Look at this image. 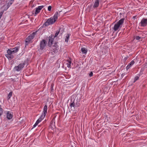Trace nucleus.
Listing matches in <instances>:
<instances>
[{
    "mask_svg": "<svg viewBox=\"0 0 147 147\" xmlns=\"http://www.w3.org/2000/svg\"><path fill=\"white\" fill-rule=\"evenodd\" d=\"M19 47H16L13 49H11L7 51V54L5 55V56L9 59L11 60L13 58V54L16 53L18 51Z\"/></svg>",
    "mask_w": 147,
    "mask_h": 147,
    "instance_id": "1",
    "label": "nucleus"
},
{
    "mask_svg": "<svg viewBox=\"0 0 147 147\" xmlns=\"http://www.w3.org/2000/svg\"><path fill=\"white\" fill-rule=\"evenodd\" d=\"M124 19L122 18L115 24L113 28L115 31L119 30L121 28L124 22Z\"/></svg>",
    "mask_w": 147,
    "mask_h": 147,
    "instance_id": "2",
    "label": "nucleus"
},
{
    "mask_svg": "<svg viewBox=\"0 0 147 147\" xmlns=\"http://www.w3.org/2000/svg\"><path fill=\"white\" fill-rule=\"evenodd\" d=\"M47 106L45 105L44 107L43 111L40 117L37 120L36 122L38 124L41 121L44 119L46 116V113H47Z\"/></svg>",
    "mask_w": 147,
    "mask_h": 147,
    "instance_id": "3",
    "label": "nucleus"
},
{
    "mask_svg": "<svg viewBox=\"0 0 147 147\" xmlns=\"http://www.w3.org/2000/svg\"><path fill=\"white\" fill-rule=\"evenodd\" d=\"M36 32L37 31L33 32L32 34H31L28 36L26 40V45H27L31 40L34 38L36 34Z\"/></svg>",
    "mask_w": 147,
    "mask_h": 147,
    "instance_id": "4",
    "label": "nucleus"
},
{
    "mask_svg": "<svg viewBox=\"0 0 147 147\" xmlns=\"http://www.w3.org/2000/svg\"><path fill=\"white\" fill-rule=\"evenodd\" d=\"M55 20L53 18L51 17L46 22L45 24L46 25H48L53 24L55 21Z\"/></svg>",
    "mask_w": 147,
    "mask_h": 147,
    "instance_id": "5",
    "label": "nucleus"
},
{
    "mask_svg": "<svg viewBox=\"0 0 147 147\" xmlns=\"http://www.w3.org/2000/svg\"><path fill=\"white\" fill-rule=\"evenodd\" d=\"M139 24L142 27H144L147 25V19L143 18Z\"/></svg>",
    "mask_w": 147,
    "mask_h": 147,
    "instance_id": "6",
    "label": "nucleus"
},
{
    "mask_svg": "<svg viewBox=\"0 0 147 147\" xmlns=\"http://www.w3.org/2000/svg\"><path fill=\"white\" fill-rule=\"evenodd\" d=\"M55 38V36L54 35H51L49 36V41L48 42V45L49 46L51 47L53 44V42Z\"/></svg>",
    "mask_w": 147,
    "mask_h": 147,
    "instance_id": "7",
    "label": "nucleus"
},
{
    "mask_svg": "<svg viewBox=\"0 0 147 147\" xmlns=\"http://www.w3.org/2000/svg\"><path fill=\"white\" fill-rule=\"evenodd\" d=\"M47 42L45 40H43L41 41L40 43V49L41 50L43 49L46 46Z\"/></svg>",
    "mask_w": 147,
    "mask_h": 147,
    "instance_id": "8",
    "label": "nucleus"
},
{
    "mask_svg": "<svg viewBox=\"0 0 147 147\" xmlns=\"http://www.w3.org/2000/svg\"><path fill=\"white\" fill-rule=\"evenodd\" d=\"M24 63L20 64L18 66H15L14 69L17 71H19L24 67Z\"/></svg>",
    "mask_w": 147,
    "mask_h": 147,
    "instance_id": "9",
    "label": "nucleus"
},
{
    "mask_svg": "<svg viewBox=\"0 0 147 147\" xmlns=\"http://www.w3.org/2000/svg\"><path fill=\"white\" fill-rule=\"evenodd\" d=\"M1 9L3 11L6 10L9 7L8 5H7L6 3H3V2H2L1 3Z\"/></svg>",
    "mask_w": 147,
    "mask_h": 147,
    "instance_id": "10",
    "label": "nucleus"
},
{
    "mask_svg": "<svg viewBox=\"0 0 147 147\" xmlns=\"http://www.w3.org/2000/svg\"><path fill=\"white\" fill-rule=\"evenodd\" d=\"M44 7L43 5H41L38 6L36 8V10L35 12V15L37 14L38 13L40 12V10Z\"/></svg>",
    "mask_w": 147,
    "mask_h": 147,
    "instance_id": "11",
    "label": "nucleus"
},
{
    "mask_svg": "<svg viewBox=\"0 0 147 147\" xmlns=\"http://www.w3.org/2000/svg\"><path fill=\"white\" fill-rule=\"evenodd\" d=\"M13 117V114L12 112L8 111L7 114V117L9 119H11Z\"/></svg>",
    "mask_w": 147,
    "mask_h": 147,
    "instance_id": "12",
    "label": "nucleus"
},
{
    "mask_svg": "<svg viewBox=\"0 0 147 147\" xmlns=\"http://www.w3.org/2000/svg\"><path fill=\"white\" fill-rule=\"evenodd\" d=\"M55 46H52L51 47V50L53 51V52L55 53L57 51V50L58 49V47L57 46V45L55 44Z\"/></svg>",
    "mask_w": 147,
    "mask_h": 147,
    "instance_id": "13",
    "label": "nucleus"
},
{
    "mask_svg": "<svg viewBox=\"0 0 147 147\" xmlns=\"http://www.w3.org/2000/svg\"><path fill=\"white\" fill-rule=\"evenodd\" d=\"M134 63V61H132L130 63H129L126 67V69L128 70L130 67H131Z\"/></svg>",
    "mask_w": 147,
    "mask_h": 147,
    "instance_id": "14",
    "label": "nucleus"
},
{
    "mask_svg": "<svg viewBox=\"0 0 147 147\" xmlns=\"http://www.w3.org/2000/svg\"><path fill=\"white\" fill-rule=\"evenodd\" d=\"M99 3V0H96L94 3L93 7L94 8L97 7Z\"/></svg>",
    "mask_w": 147,
    "mask_h": 147,
    "instance_id": "15",
    "label": "nucleus"
},
{
    "mask_svg": "<svg viewBox=\"0 0 147 147\" xmlns=\"http://www.w3.org/2000/svg\"><path fill=\"white\" fill-rule=\"evenodd\" d=\"M71 61L69 59L68 61H67L65 63L67 67L70 68L71 67Z\"/></svg>",
    "mask_w": 147,
    "mask_h": 147,
    "instance_id": "16",
    "label": "nucleus"
},
{
    "mask_svg": "<svg viewBox=\"0 0 147 147\" xmlns=\"http://www.w3.org/2000/svg\"><path fill=\"white\" fill-rule=\"evenodd\" d=\"M70 34H67L66 36L65 40V41L66 42H68Z\"/></svg>",
    "mask_w": 147,
    "mask_h": 147,
    "instance_id": "17",
    "label": "nucleus"
},
{
    "mask_svg": "<svg viewBox=\"0 0 147 147\" xmlns=\"http://www.w3.org/2000/svg\"><path fill=\"white\" fill-rule=\"evenodd\" d=\"M58 12L57 11L55 13L53 17V18L56 21L58 18Z\"/></svg>",
    "mask_w": 147,
    "mask_h": 147,
    "instance_id": "18",
    "label": "nucleus"
},
{
    "mask_svg": "<svg viewBox=\"0 0 147 147\" xmlns=\"http://www.w3.org/2000/svg\"><path fill=\"white\" fill-rule=\"evenodd\" d=\"M81 50L82 53L84 54H86L87 51V49L85 47L82 48Z\"/></svg>",
    "mask_w": 147,
    "mask_h": 147,
    "instance_id": "19",
    "label": "nucleus"
},
{
    "mask_svg": "<svg viewBox=\"0 0 147 147\" xmlns=\"http://www.w3.org/2000/svg\"><path fill=\"white\" fill-rule=\"evenodd\" d=\"M12 94V92H10L9 93V94H8V96H7V98L8 99H9L11 98V96Z\"/></svg>",
    "mask_w": 147,
    "mask_h": 147,
    "instance_id": "20",
    "label": "nucleus"
},
{
    "mask_svg": "<svg viewBox=\"0 0 147 147\" xmlns=\"http://www.w3.org/2000/svg\"><path fill=\"white\" fill-rule=\"evenodd\" d=\"M75 106V103L74 102L70 104V107L71 108H72V107H73L74 108V109Z\"/></svg>",
    "mask_w": 147,
    "mask_h": 147,
    "instance_id": "21",
    "label": "nucleus"
},
{
    "mask_svg": "<svg viewBox=\"0 0 147 147\" xmlns=\"http://www.w3.org/2000/svg\"><path fill=\"white\" fill-rule=\"evenodd\" d=\"M139 77L138 76H136L135 78H134V80H135V81L134 82H135V81H136V80H138V79H139Z\"/></svg>",
    "mask_w": 147,
    "mask_h": 147,
    "instance_id": "22",
    "label": "nucleus"
},
{
    "mask_svg": "<svg viewBox=\"0 0 147 147\" xmlns=\"http://www.w3.org/2000/svg\"><path fill=\"white\" fill-rule=\"evenodd\" d=\"M3 113L2 109L0 108V116Z\"/></svg>",
    "mask_w": 147,
    "mask_h": 147,
    "instance_id": "23",
    "label": "nucleus"
},
{
    "mask_svg": "<svg viewBox=\"0 0 147 147\" xmlns=\"http://www.w3.org/2000/svg\"><path fill=\"white\" fill-rule=\"evenodd\" d=\"M51 6H49L48 7V10L49 11H50L51 10Z\"/></svg>",
    "mask_w": 147,
    "mask_h": 147,
    "instance_id": "24",
    "label": "nucleus"
},
{
    "mask_svg": "<svg viewBox=\"0 0 147 147\" xmlns=\"http://www.w3.org/2000/svg\"><path fill=\"white\" fill-rule=\"evenodd\" d=\"M38 123H37L36 122L35 123V124L33 126V128L35 127L38 125Z\"/></svg>",
    "mask_w": 147,
    "mask_h": 147,
    "instance_id": "25",
    "label": "nucleus"
},
{
    "mask_svg": "<svg viewBox=\"0 0 147 147\" xmlns=\"http://www.w3.org/2000/svg\"><path fill=\"white\" fill-rule=\"evenodd\" d=\"M59 32H57L55 34V36H55V37H56L57 36V35H58L59 34Z\"/></svg>",
    "mask_w": 147,
    "mask_h": 147,
    "instance_id": "26",
    "label": "nucleus"
},
{
    "mask_svg": "<svg viewBox=\"0 0 147 147\" xmlns=\"http://www.w3.org/2000/svg\"><path fill=\"white\" fill-rule=\"evenodd\" d=\"M136 38L137 40H139L140 38V37L139 36H136Z\"/></svg>",
    "mask_w": 147,
    "mask_h": 147,
    "instance_id": "27",
    "label": "nucleus"
},
{
    "mask_svg": "<svg viewBox=\"0 0 147 147\" xmlns=\"http://www.w3.org/2000/svg\"><path fill=\"white\" fill-rule=\"evenodd\" d=\"M89 75L90 77L92 76L93 75L92 72H91L89 74Z\"/></svg>",
    "mask_w": 147,
    "mask_h": 147,
    "instance_id": "28",
    "label": "nucleus"
},
{
    "mask_svg": "<svg viewBox=\"0 0 147 147\" xmlns=\"http://www.w3.org/2000/svg\"><path fill=\"white\" fill-rule=\"evenodd\" d=\"M2 15H0V19L1 18V17Z\"/></svg>",
    "mask_w": 147,
    "mask_h": 147,
    "instance_id": "29",
    "label": "nucleus"
},
{
    "mask_svg": "<svg viewBox=\"0 0 147 147\" xmlns=\"http://www.w3.org/2000/svg\"><path fill=\"white\" fill-rule=\"evenodd\" d=\"M10 0L11 1H13L14 0Z\"/></svg>",
    "mask_w": 147,
    "mask_h": 147,
    "instance_id": "30",
    "label": "nucleus"
}]
</instances>
